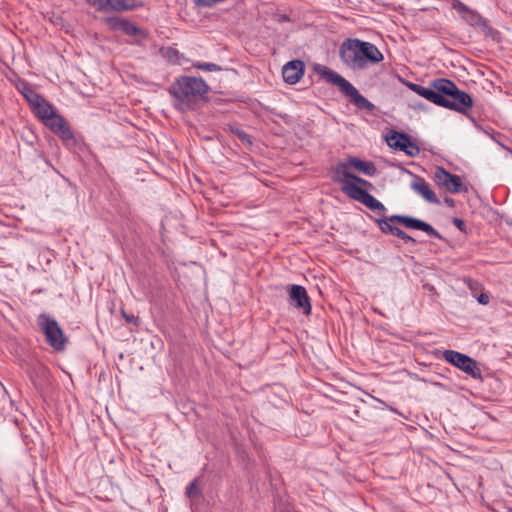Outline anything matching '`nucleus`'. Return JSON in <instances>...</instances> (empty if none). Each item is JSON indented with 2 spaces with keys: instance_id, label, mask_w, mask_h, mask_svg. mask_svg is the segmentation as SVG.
<instances>
[{
  "instance_id": "0eeeda50",
  "label": "nucleus",
  "mask_w": 512,
  "mask_h": 512,
  "mask_svg": "<svg viewBox=\"0 0 512 512\" xmlns=\"http://www.w3.org/2000/svg\"><path fill=\"white\" fill-rule=\"evenodd\" d=\"M37 324L45 335L46 342L52 348L56 351H62L65 349L67 337L54 318L42 313L38 316Z\"/></svg>"
},
{
  "instance_id": "20e7f679",
  "label": "nucleus",
  "mask_w": 512,
  "mask_h": 512,
  "mask_svg": "<svg viewBox=\"0 0 512 512\" xmlns=\"http://www.w3.org/2000/svg\"><path fill=\"white\" fill-rule=\"evenodd\" d=\"M333 180L343 183L341 191L349 198L362 203L379 215L386 213L387 209L383 203L368 192L369 189L373 188L371 182L349 171L343 172V177H333Z\"/></svg>"
},
{
  "instance_id": "9d476101",
  "label": "nucleus",
  "mask_w": 512,
  "mask_h": 512,
  "mask_svg": "<svg viewBox=\"0 0 512 512\" xmlns=\"http://www.w3.org/2000/svg\"><path fill=\"white\" fill-rule=\"evenodd\" d=\"M385 140L390 148L402 151L409 157H415L420 153L419 146L405 132L392 129L386 135Z\"/></svg>"
},
{
  "instance_id": "f8f14e48",
  "label": "nucleus",
  "mask_w": 512,
  "mask_h": 512,
  "mask_svg": "<svg viewBox=\"0 0 512 512\" xmlns=\"http://www.w3.org/2000/svg\"><path fill=\"white\" fill-rule=\"evenodd\" d=\"M286 290L288 293L287 301L289 305L301 311L306 316L310 315L312 310L311 300L305 287L297 284H291L287 286Z\"/></svg>"
},
{
  "instance_id": "a878e982",
  "label": "nucleus",
  "mask_w": 512,
  "mask_h": 512,
  "mask_svg": "<svg viewBox=\"0 0 512 512\" xmlns=\"http://www.w3.org/2000/svg\"><path fill=\"white\" fill-rule=\"evenodd\" d=\"M186 495L189 498H196L201 496V490L197 485V479H194L189 483V485L186 487Z\"/></svg>"
},
{
  "instance_id": "a211bd4d",
  "label": "nucleus",
  "mask_w": 512,
  "mask_h": 512,
  "mask_svg": "<svg viewBox=\"0 0 512 512\" xmlns=\"http://www.w3.org/2000/svg\"><path fill=\"white\" fill-rule=\"evenodd\" d=\"M305 72L304 62L295 59L287 62L282 68L283 80L288 84H296L303 77Z\"/></svg>"
},
{
  "instance_id": "39448f33",
  "label": "nucleus",
  "mask_w": 512,
  "mask_h": 512,
  "mask_svg": "<svg viewBox=\"0 0 512 512\" xmlns=\"http://www.w3.org/2000/svg\"><path fill=\"white\" fill-rule=\"evenodd\" d=\"M313 70L327 83L338 87L339 91L359 109H365L368 112H373L376 106L365 98L360 92L344 77L321 64H315Z\"/></svg>"
},
{
  "instance_id": "c85d7f7f",
  "label": "nucleus",
  "mask_w": 512,
  "mask_h": 512,
  "mask_svg": "<svg viewBox=\"0 0 512 512\" xmlns=\"http://www.w3.org/2000/svg\"><path fill=\"white\" fill-rule=\"evenodd\" d=\"M452 7L460 14L461 18L470 9V7L462 3L460 0H453Z\"/></svg>"
},
{
  "instance_id": "7ed1b4c3",
  "label": "nucleus",
  "mask_w": 512,
  "mask_h": 512,
  "mask_svg": "<svg viewBox=\"0 0 512 512\" xmlns=\"http://www.w3.org/2000/svg\"><path fill=\"white\" fill-rule=\"evenodd\" d=\"M432 87L436 89L435 105L464 114L475 122V118L468 113L474 105L469 93L460 90L452 80L447 78L433 80Z\"/></svg>"
},
{
  "instance_id": "aec40b11",
  "label": "nucleus",
  "mask_w": 512,
  "mask_h": 512,
  "mask_svg": "<svg viewBox=\"0 0 512 512\" xmlns=\"http://www.w3.org/2000/svg\"><path fill=\"white\" fill-rule=\"evenodd\" d=\"M407 86L413 92L434 104L436 89L432 87V83L430 84V87H424L415 83H408Z\"/></svg>"
},
{
  "instance_id": "7c9ffc66",
  "label": "nucleus",
  "mask_w": 512,
  "mask_h": 512,
  "mask_svg": "<svg viewBox=\"0 0 512 512\" xmlns=\"http://www.w3.org/2000/svg\"><path fill=\"white\" fill-rule=\"evenodd\" d=\"M452 222L461 232H466V224L462 219L454 218Z\"/></svg>"
},
{
  "instance_id": "412c9836",
  "label": "nucleus",
  "mask_w": 512,
  "mask_h": 512,
  "mask_svg": "<svg viewBox=\"0 0 512 512\" xmlns=\"http://www.w3.org/2000/svg\"><path fill=\"white\" fill-rule=\"evenodd\" d=\"M45 126H47L53 133H58L67 121L65 118L57 113V111L51 116V118L46 119L44 122Z\"/></svg>"
},
{
  "instance_id": "6e6552de",
  "label": "nucleus",
  "mask_w": 512,
  "mask_h": 512,
  "mask_svg": "<svg viewBox=\"0 0 512 512\" xmlns=\"http://www.w3.org/2000/svg\"><path fill=\"white\" fill-rule=\"evenodd\" d=\"M103 22L112 31H122L124 34L134 38L133 43L137 45H143L149 37V33L146 30L136 26L133 22L128 19L120 18L118 16L106 17Z\"/></svg>"
},
{
  "instance_id": "c756f323",
  "label": "nucleus",
  "mask_w": 512,
  "mask_h": 512,
  "mask_svg": "<svg viewBox=\"0 0 512 512\" xmlns=\"http://www.w3.org/2000/svg\"><path fill=\"white\" fill-rule=\"evenodd\" d=\"M396 237L400 238L405 243L416 244V240L412 236L408 235L405 231H403L400 228L398 229V231L396 233Z\"/></svg>"
},
{
  "instance_id": "1a4fd4ad",
  "label": "nucleus",
  "mask_w": 512,
  "mask_h": 512,
  "mask_svg": "<svg viewBox=\"0 0 512 512\" xmlns=\"http://www.w3.org/2000/svg\"><path fill=\"white\" fill-rule=\"evenodd\" d=\"M443 358L449 364L462 370L470 377L477 380H482V375L480 368L478 367V363L470 356L455 350H445L443 352Z\"/></svg>"
},
{
  "instance_id": "4468645a",
  "label": "nucleus",
  "mask_w": 512,
  "mask_h": 512,
  "mask_svg": "<svg viewBox=\"0 0 512 512\" xmlns=\"http://www.w3.org/2000/svg\"><path fill=\"white\" fill-rule=\"evenodd\" d=\"M348 168H354L370 177L374 176L377 172L376 166L372 161H363L360 158L351 156L346 162L337 163L334 177H343V172L348 171Z\"/></svg>"
},
{
  "instance_id": "dca6fc26",
  "label": "nucleus",
  "mask_w": 512,
  "mask_h": 512,
  "mask_svg": "<svg viewBox=\"0 0 512 512\" xmlns=\"http://www.w3.org/2000/svg\"><path fill=\"white\" fill-rule=\"evenodd\" d=\"M407 173L412 175L413 180L410 183V188L419 194L423 199L431 204H440L439 198L436 196L435 192L430 188V185L419 175H415L409 170L405 169Z\"/></svg>"
},
{
  "instance_id": "393cba45",
  "label": "nucleus",
  "mask_w": 512,
  "mask_h": 512,
  "mask_svg": "<svg viewBox=\"0 0 512 512\" xmlns=\"http://www.w3.org/2000/svg\"><path fill=\"white\" fill-rule=\"evenodd\" d=\"M161 53L170 63L176 64L179 62V51L177 49L172 47L162 48Z\"/></svg>"
},
{
  "instance_id": "ddd939ff",
  "label": "nucleus",
  "mask_w": 512,
  "mask_h": 512,
  "mask_svg": "<svg viewBox=\"0 0 512 512\" xmlns=\"http://www.w3.org/2000/svg\"><path fill=\"white\" fill-rule=\"evenodd\" d=\"M86 3L99 12L132 11L143 6L142 2L136 0H86Z\"/></svg>"
},
{
  "instance_id": "4be33fe9",
  "label": "nucleus",
  "mask_w": 512,
  "mask_h": 512,
  "mask_svg": "<svg viewBox=\"0 0 512 512\" xmlns=\"http://www.w3.org/2000/svg\"><path fill=\"white\" fill-rule=\"evenodd\" d=\"M56 135L61 138L63 144L67 148H73L77 145V140L68 123L65 124V126L60 131H58V133H56Z\"/></svg>"
},
{
  "instance_id": "f257e3e1",
  "label": "nucleus",
  "mask_w": 512,
  "mask_h": 512,
  "mask_svg": "<svg viewBox=\"0 0 512 512\" xmlns=\"http://www.w3.org/2000/svg\"><path fill=\"white\" fill-rule=\"evenodd\" d=\"M209 85L201 77L181 75L169 86L173 107L182 113L194 111L208 101Z\"/></svg>"
},
{
  "instance_id": "f03ea898",
  "label": "nucleus",
  "mask_w": 512,
  "mask_h": 512,
  "mask_svg": "<svg viewBox=\"0 0 512 512\" xmlns=\"http://www.w3.org/2000/svg\"><path fill=\"white\" fill-rule=\"evenodd\" d=\"M339 55L343 63L350 69L363 70L369 64H378L384 56L372 43L357 38H348L340 46Z\"/></svg>"
},
{
  "instance_id": "2eb2a0df",
  "label": "nucleus",
  "mask_w": 512,
  "mask_h": 512,
  "mask_svg": "<svg viewBox=\"0 0 512 512\" xmlns=\"http://www.w3.org/2000/svg\"><path fill=\"white\" fill-rule=\"evenodd\" d=\"M462 19L472 27L481 30L486 36L496 39L499 32L489 24V21L484 18L479 12L470 8L462 17Z\"/></svg>"
},
{
  "instance_id": "6ab92c4d",
  "label": "nucleus",
  "mask_w": 512,
  "mask_h": 512,
  "mask_svg": "<svg viewBox=\"0 0 512 512\" xmlns=\"http://www.w3.org/2000/svg\"><path fill=\"white\" fill-rule=\"evenodd\" d=\"M31 110L42 122L51 118V116L56 112L54 107L44 97L36 102L31 107Z\"/></svg>"
},
{
  "instance_id": "f3484780",
  "label": "nucleus",
  "mask_w": 512,
  "mask_h": 512,
  "mask_svg": "<svg viewBox=\"0 0 512 512\" xmlns=\"http://www.w3.org/2000/svg\"><path fill=\"white\" fill-rule=\"evenodd\" d=\"M26 372L33 385L39 389L49 381V369L39 361H31L27 364Z\"/></svg>"
},
{
  "instance_id": "b1692460",
  "label": "nucleus",
  "mask_w": 512,
  "mask_h": 512,
  "mask_svg": "<svg viewBox=\"0 0 512 512\" xmlns=\"http://www.w3.org/2000/svg\"><path fill=\"white\" fill-rule=\"evenodd\" d=\"M22 95L29 103L30 107H32L36 102H38L43 96L33 90L31 87H25L22 91Z\"/></svg>"
},
{
  "instance_id": "9b49d317",
  "label": "nucleus",
  "mask_w": 512,
  "mask_h": 512,
  "mask_svg": "<svg viewBox=\"0 0 512 512\" xmlns=\"http://www.w3.org/2000/svg\"><path fill=\"white\" fill-rule=\"evenodd\" d=\"M433 179L439 187L444 188L450 193H461L467 191V188L463 184L460 176L450 173L444 167H436Z\"/></svg>"
},
{
  "instance_id": "2f4dec72",
  "label": "nucleus",
  "mask_w": 512,
  "mask_h": 512,
  "mask_svg": "<svg viewBox=\"0 0 512 512\" xmlns=\"http://www.w3.org/2000/svg\"><path fill=\"white\" fill-rule=\"evenodd\" d=\"M478 302L482 305H487L490 301V298L487 294L485 293H481L478 298H477Z\"/></svg>"
},
{
  "instance_id": "473e14b6",
  "label": "nucleus",
  "mask_w": 512,
  "mask_h": 512,
  "mask_svg": "<svg viewBox=\"0 0 512 512\" xmlns=\"http://www.w3.org/2000/svg\"><path fill=\"white\" fill-rule=\"evenodd\" d=\"M444 203H445L446 205H448L449 207H451V208H454V207H455V201H454V199H453V198H451V197H445V198H444Z\"/></svg>"
},
{
  "instance_id": "5701e85b",
  "label": "nucleus",
  "mask_w": 512,
  "mask_h": 512,
  "mask_svg": "<svg viewBox=\"0 0 512 512\" xmlns=\"http://www.w3.org/2000/svg\"><path fill=\"white\" fill-rule=\"evenodd\" d=\"M224 130L230 132L231 134H233L235 136H237L238 139L243 144H245V145H247L249 147L252 146L253 142H252L251 136L248 133H246L244 130H242L238 125L228 124V125H226Z\"/></svg>"
},
{
  "instance_id": "cd10ccee",
  "label": "nucleus",
  "mask_w": 512,
  "mask_h": 512,
  "mask_svg": "<svg viewBox=\"0 0 512 512\" xmlns=\"http://www.w3.org/2000/svg\"><path fill=\"white\" fill-rule=\"evenodd\" d=\"M121 315L125 319V321L129 324H133L135 326L140 325V319L138 316L134 315L133 313H128L124 309H121Z\"/></svg>"
},
{
  "instance_id": "bb28decb",
  "label": "nucleus",
  "mask_w": 512,
  "mask_h": 512,
  "mask_svg": "<svg viewBox=\"0 0 512 512\" xmlns=\"http://www.w3.org/2000/svg\"><path fill=\"white\" fill-rule=\"evenodd\" d=\"M194 67L197 69L209 71V72L223 70V68L221 66H219L215 63H211V62H198V63L194 64Z\"/></svg>"
},
{
  "instance_id": "423d86ee",
  "label": "nucleus",
  "mask_w": 512,
  "mask_h": 512,
  "mask_svg": "<svg viewBox=\"0 0 512 512\" xmlns=\"http://www.w3.org/2000/svg\"><path fill=\"white\" fill-rule=\"evenodd\" d=\"M382 218L375 219L376 224L378 225L380 231L384 234H391L393 236H396V233L399 229V227L393 225L394 223L400 224L408 229H415L420 230L425 233H427L428 236L437 238V239H443V236L429 223L409 216V215H400V214H394L389 217H385L384 215H381Z\"/></svg>"
}]
</instances>
